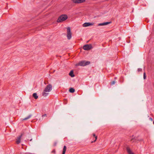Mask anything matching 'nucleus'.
<instances>
[{"label":"nucleus","instance_id":"8","mask_svg":"<svg viewBox=\"0 0 154 154\" xmlns=\"http://www.w3.org/2000/svg\"><path fill=\"white\" fill-rule=\"evenodd\" d=\"M93 25V24L90 23H85L83 24V26L84 27H87Z\"/></svg>","mask_w":154,"mask_h":154},{"label":"nucleus","instance_id":"11","mask_svg":"<svg viewBox=\"0 0 154 154\" xmlns=\"http://www.w3.org/2000/svg\"><path fill=\"white\" fill-rule=\"evenodd\" d=\"M46 91H45V90H44L42 92V95L44 97L47 96L49 94L48 93H46Z\"/></svg>","mask_w":154,"mask_h":154},{"label":"nucleus","instance_id":"5","mask_svg":"<svg viewBox=\"0 0 154 154\" xmlns=\"http://www.w3.org/2000/svg\"><path fill=\"white\" fill-rule=\"evenodd\" d=\"M92 47L91 44H87L84 45L83 47V49L85 50H88L92 48Z\"/></svg>","mask_w":154,"mask_h":154},{"label":"nucleus","instance_id":"20","mask_svg":"<svg viewBox=\"0 0 154 154\" xmlns=\"http://www.w3.org/2000/svg\"><path fill=\"white\" fill-rule=\"evenodd\" d=\"M142 69L141 68H138L137 70L138 72L141 71H142Z\"/></svg>","mask_w":154,"mask_h":154},{"label":"nucleus","instance_id":"13","mask_svg":"<svg viewBox=\"0 0 154 154\" xmlns=\"http://www.w3.org/2000/svg\"><path fill=\"white\" fill-rule=\"evenodd\" d=\"M69 75L72 77H74L75 76V75L73 73V72L72 70L70 71L69 74Z\"/></svg>","mask_w":154,"mask_h":154},{"label":"nucleus","instance_id":"21","mask_svg":"<svg viewBox=\"0 0 154 154\" xmlns=\"http://www.w3.org/2000/svg\"><path fill=\"white\" fill-rule=\"evenodd\" d=\"M52 153H55V150H52Z\"/></svg>","mask_w":154,"mask_h":154},{"label":"nucleus","instance_id":"16","mask_svg":"<svg viewBox=\"0 0 154 154\" xmlns=\"http://www.w3.org/2000/svg\"><path fill=\"white\" fill-rule=\"evenodd\" d=\"M75 91V89L72 88H70L69 89V91L71 93H73Z\"/></svg>","mask_w":154,"mask_h":154},{"label":"nucleus","instance_id":"6","mask_svg":"<svg viewBox=\"0 0 154 154\" xmlns=\"http://www.w3.org/2000/svg\"><path fill=\"white\" fill-rule=\"evenodd\" d=\"M23 135L22 134L20 136H19L16 139V142L17 144H19L20 142L21 138Z\"/></svg>","mask_w":154,"mask_h":154},{"label":"nucleus","instance_id":"15","mask_svg":"<svg viewBox=\"0 0 154 154\" xmlns=\"http://www.w3.org/2000/svg\"><path fill=\"white\" fill-rule=\"evenodd\" d=\"M32 116V115H30L29 116H28L27 117H26V118H25L24 119H22V120H25L28 119H29Z\"/></svg>","mask_w":154,"mask_h":154},{"label":"nucleus","instance_id":"3","mask_svg":"<svg viewBox=\"0 0 154 154\" xmlns=\"http://www.w3.org/2000/svg\"><path fill=\"white\" fill-rule=\"evenodd\" d=\"M67 29V39L69 40L72 37V34L71 32L70 28L69 27H68Z\"/></svg>","mask_w":154,"mask_h":154},{"label":"nucleus","instance_id":"17","mask_svg":"<svg viewBox=\"0 0 154 154\" xmlns=\"http://www.w3.org/2000/svg\"><path fill=\"white\" fill-rule=\"evenodd\" d=\"M93 136L95 137V140L94 141H93V142H95V141L96 140V139H97V137L96 136V135L94 134H93Z\"/></svg>","mask_w":154,"mask_h":154},{"label":"nucleus","instance_id":"4","mask_svg":"<svg viewBox=\"0 0 154 154\" xmlns=\"http://www.w3.org/2000/svg\"><path fill=\"white\" fill-rule=\"evenodd\" d=\"M52 85L50 84H49L46 86L44 90L46 92H49L51 91L52 90Z\"/></svg>","mask_w":154,"mask_h":154},{"label":"nucleus","instance_id":"12","mask_svg":"<svg viewBox=\"0 0 154 154\" xmlns=\"http://www.w3.org/2000/svg\"><path fill=\"white\" fill-rule=\"evenodd\" d=\"M32 96L35 99H37L38 97L37 95V94L36 93H34L33 94Z\"/></svg>","mask_w":154,"mask_h":154},{"label":"nucleus","instance_id":"24","mask_svg":"<svg viewBox=\"0 0 154 154\" xmlns=\"http://www.w3.org/2000/svg\"><path fill=\"white\" fill-rule=\"evenodd\" d=\"M32 140V139L30 140V141H31Z\"/></svg>","mask_w":154,"mask_h":154},{"label":"nucleus","instance_id":"18","mask_svg":"<svg viewBox=\"0 0 154 154\" xmlns=\"http://www.w3.org/2000/svg\"><path fill=\"white\" fill-rule=\"evenodd\" d=\"M146 77V74L145 72H144L143 73V79H145Z\"/></svg>","mask_w":154,"mask_h":154},{"label":"nucleus","instance_id":"2","mask_svg":"<svg viewBox=\"0 0 154 154\" xmlns=\"http://www.w3.org/2000/svg\"><path fill=\"white\" fill-rule=\"evenodd\" d=\"M90 63L89 61H85L83 60L79 62L78 63L76 64V66H85L86 65H89Z\"/></svg>","mask_w":154,"mask_h":154},{"label":"nucleus","instance_id":"23","mask_svg":"<svg viewBox=\"0 0 154 154\" xmlns=\"http://www.w3.org/2000/svg\"><path fill=\"white\" fill-rule=\"evenodd\" d=\"M149 119L150 120H151V121H152L153 120L151 118H149Z\"/></svg>","mask_w":154,"mask_h":154},{"label":"nucleus","instance_id":"19","mask_svg":"<svg viewBox=\"0 0 154 154\" xmlns=\"http://www.w3.org/2000/svg\"><path fill=\"white\" fill-rule=\"evenodd\" d=\"M115 83V81H113L111 82L110 83L111 85H114Z\"/></svg>","mask_w":154,"mask_h":154},{"label":"nucleus","instance_id":"22","mask_svg":"<svg viewBox=\"0 0 154 154\" xmlns=\"http://www.w3.org/2000/svg\"><path fill=\"white\" fill-rule=\"evenodd\" d=\"M46 116V114H44V115H42V117H44V116Z\"/></svg>","mask_w":154,"mask_h":154},{"label":"nucleus","instance_id":"10","mask_svg":"<svg viewBox=\"0 0 154 154\" xmlns=\"http://www.w3.org/2000/svg\"><path fill=\"white\" fill-rule=\"evenodd\" d=\"M128 154H134L133 152H132L129 147H128L126 148Z\"/></svg>","mask_w":154,"mask_h":154},{"label":"nucleus","instance_id":"25","mask_svg":"<svg viewBox=\"0 0 154 154\" xmlns=\"http://www.w3.org/2000/svg\"><path fill=\"white\" fill-rule=\"evenodd\" d=\"M133 140V139H131V141H132Z\"/></svg>","mask_w":154,"mask_h":154},{"label":"nucleus","instance_id":"7","mask_svg":"<svg viewBox=\"0 0 154 154\" xmlns=\"http://www.w3.org/2000/svg\"><path fill=\"white\" fill-rule=\"evenodd\" d=\"M73 2L75 3H81L85 1V0H72Z\"/></svg>","mask_w":154,"mask_h":154},{"label":"nucleus","instance_id":"1","mask_svg":"<svg viewBox=\"0 0 154 154\" xmlns=\"http://www.w3.org/2000/svg\"><path fill=\"white\" fill-rule=\"evenodd\" d=\"M67 18V16L65 14L62 15L60 16L57 20V22H61L66 20Z\"/></svg>","mask_w":154,"mask_h":154},{"label":"nucleus","instance_id":"9","mask_svg":"<svg viewBox=\"0 0 154 154\" xmlns=\"http://www.w3.org/2000/svg\"><path fill=\"white\" fill-rule=\"evenodd\" d=\"M110 23V22H104V23H99L98 24V26H104V25H107V24H109Z\"/></svg>","mask_w":154,"mask_h":154},{"label":"nucleus","instance_id":"26","mask_svg":"<svg viewBox=\"0 0 154 154\" xmlns=\"http://www.w3.org/2000/svg\"><path fill=\"white\" fill-rule=\"evenodd\" d=\"M153 124H154V121L153 122Z\"/></svg>","mask_w":154,"mask_h":154},{"label":"nucleus","instance_id":"14","mask_svg":"<svg viewBox=\"0 0 154 154\" xmlns=\"http://www.w3.org/2000/svg\"><path fill=\"white\" fill-rule=\"evenodd\" d=\"M66 149V146H64V147H63V149L62 154H65Z\"/></svg>","mask_w":154,"mask_h":154}]
</instances>
